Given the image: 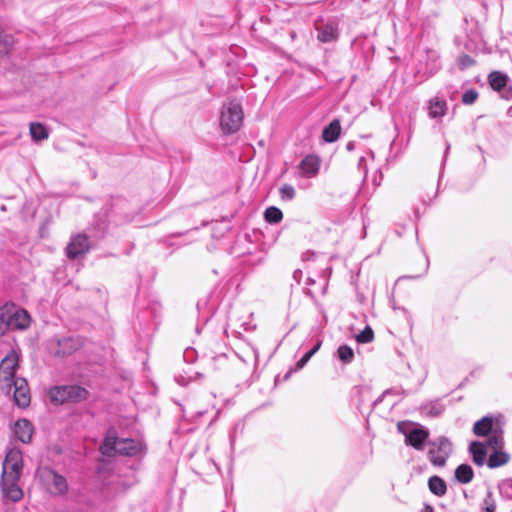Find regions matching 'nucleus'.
<instances>
[{
    "instance_id": "obj_1",
    "label": "nucleus",
    "mask_w": 512,
    "mask_h": 512,
    "mask_svg": "<svg viewBox=\"0 0 512 512\" xmlns=\"http://www.w3.org/2000/svg\"><path fill=\"white\" fill-rule=\"evenodd\" d=\"M23 468L22 453L19 449H10L3 462L1 489L4 498L19 501L23 496L18 481Z\"/></svg>"
},
{
    "instance_id": "obj_2",
    "label": "nucleus",
    "mask_w": 512,
    "mask_h": 512,
    "mask_svg": "<svg viewBox=\"0 0 512 512\" xmlns=\"http://www.w3.org/2000/svg\"><path fill=\"white\" fill-rule=\"evenodd\" d=\"M142 450L143 445L141 442L129 438L119 439L112 431L108 432L100 446L101 453L108 457H112L117 454L123 456H135Z\"/></svg>"
},
{
    "instance_id": "obj_3",
    "label": "nucleus",
    "mask_w": 512,
    "mask_h": 512,
    "mask_svg": "<svg viewBox=\"0 0 512 512\" xmlns=\"http://www.w3.org/2000/svg\"><path fill=\"white\" fill-rule=\"evenodd\" d=\"M243 110L241 104L232 100L224 103L221 108L220 127L225 134L237 132L243 123Z\"/></svg>"
},
{
    "instance_id": "obj_4",
    "label": "nucleus",
    "mask_w": 512,
    "mask_h": 512,
    "mask_svg": "<svg viewBox=\"0 0 512 512\" xmlns=\"http://www.w3.org/2000/svg\"><path fill=\"white\" fill-rule=\"evenodd\" d=\"M40 484L49 494L53 496L64 495L68 491L66 479L54 470L44 467L38 470Z\"/></svg>"
},
{
    "instance_id": "obj_5",
    "label": "nucleus",
    "mask_w": 512,
    "mask_h": 512,
    "mask_svg": "<svg viewBox=\"0 0 512 512\" xmlns=\"http://www.w3.org/2000/svg\"><path fill=\"white\" fill-rule=\"evenodd\" d=\"M87 395V390L78 385L58 386L49 390V397L56 404L82 401Z\"/></svg>"
},
{
    "instance_id": "obj_6",
    "label": "nucleus",
    "mask_w": 512,
    "mask_h": 512,
    "mask_svg": "<svg viewBox=\"0 0 512 512\" xmlns=\"http://www.w3.org/2000/svg\"><path fill=\"white\" fill-rule=\"evenodd\" d=\"M19 356L12 350L10 351L0 363V381L1 388L7 394L11 393L12 382L16 380L15 373L18 368Z\"/></svg>"
},
{
    "instance_id": "obj_7",
    "label": "nucleus",
    "mask_w": 512,
    "mask_h": 512,
    "mask_svg": "<svg viewBox=\"0 0 512 512\" xmlns=\"http://www.w3.org/2000/svg\"><path fill=\"white\" fill-rule=\"evenodd\" d=\"M9 329L25 330L30 326L31 318L29 313L12 303L2 306Z\"/></svg>"
},
{
    "instance_id": "obj_8",
    "label": "nucleus",
    "mask_w": 512,
    "mask_h": 512,
    "mask_svg": "<svg viewBox=\"0 0 512 512\" xmlns=\"http://www.w3.org/2000/svg\"><path fill=\"white\" fill-rule=\"evenodd\" d=\"M452 452L451 442L444 437L430 443L429 460L434 466L443 467Z\"/></svg>"
},
{
    "instance_id": "obj_9",
    "label": "nucleus",
    "mask_w": 512,
    "mask_h": 512,
    "mask_svg": "<svg viewBox=\"0 0 512 512\" xmlns=\"http://www.w3.org/2000/svg\"><path fill=\"white\" fill-rule=\"evenodd\" d=\"M13 398L16 405L26 408L30 404V393L27 381L23 378H17L12 382Z\"/></svg>"
},
{
    "instance_id": "obj_10",
    "label": "nucleus",
    "mask_w": 512,
    "mask_h": 512,
    "mask_svg": "<svg viewBox=\"0 0 512 512\" xmlns=\"http://www.w3.org/2000/svg\"><path fill=\"white\" fill-rule=\"evenodd\" d=\"M90 248V242L86 235L79 234L73 237L67 246V256L75 259L86 253Z\"/></svg>"
},
{
    "instance_id": "obj_11",
    "label": "nucleus",
    "mask_w": 512,
    "mask_h": 512,
    "mask_svg": "<svg viewBox=\"0 0 512 512\" xmlns=\"http://www.w3.org/2000/svg\"><path fill=\"white\" fill-rule=\"evenodd\" d=\"M82 343L78 337H63L56 342L54 352L58 356H68L77 351Z\"/></svg>"
},
{
    "instance_id": "obj_12",
    "label": "nucleus",
    "mask_w": 512,
    "mask_h": 512,
    "mask_svg": "<svg viewBox=\"0 0 512 512\" xmlns=\"http://www.w3.org/2000/svg\"><path fill=\"white\" fill-rule=\"evenodd\" d=\"M321 160L316 155H307L299 164V170L302 177H315L320 169Z\"/></svg>"
},
{
    "instance_id": "obj_13",
    "label": "nucleus",
    "mask_w": 512,
    "mask_h": 512,
    "mask_svg": "<svg viewBox=\"0 0 512 512\" xmlns=\"http://www.w3.org/2000/svg\"><path fill=\"white\" fill-rule=\"evenodd\" d=\"M405 441L416 450H423L429 437V431L425 428H413L405 434Z\"/></svg>"
},
{
    "instance_id": "obj_14",
    "label": "nucleus",
    "mask_w": 512,
    "mask_h": 512,
    "mask_svg": "<svg viewBox=\"0 0 512 512\" xmlns=\"http://www.w3.org/2000/svg\"><path fill=\"white\" fill-rule=\"evenodd\" d=\"M13 432L22 443H29L33 435V426L28 420L20 419L15 422Z\"/></svg>"
},
{
    "instance_id": "obj_15",
    "label": "nucleus",
    "mask_w": 512,
    "mask_h": 512,
    "mask_svg": "<svg viewBox=\"0 0 512 512\" xmlns=\"http://www.w3.org/2000/svg\"><path fill=\"white\" fill-rule=\"evenodd\" d=\"M317 30V38L323 43L334 41L338 37V30L334 23L323 24L322 26L317 27Z\"/></svg>"
},
{
    "instance_id": "obj_16",
    "label": "nucleus",
    "mask_w": 512,
    "mask_h": 512,
    "mask_svg": "<svg viewBox=\"0 0 512 512\" xmlns=\"http://www.w3.org/2000/svg\"><path fill=\"white\" fill-rule=\"evenodd\" d=\"M510 460V456L503 449L493 450V453L489 456L487 465L489 468H497L507 464Z\"/></svg>"
},
{
    "instance_id": "obj_17",
    "label": "nucleus",
    "mask_w": 512,
    "mask_h": 512,
    "mask_svg": "<svg viewBox=\"0 0 512 512\" xmlns=\"http://www.w3.org/2000/svg\"><path fill=\"white\" fill-rule=\"evenodd\" d=\"M340 132L341 125L339 120H333L327 127L324 128L322 132V137L324 141L332 143L339 138Z\"/></svg>"
},
{
    "instance_id": "obj_18",
    "label": "nucleus",
    "mask_w": 512,
    "mask_h": 512,
    "mask_svg": "<svg viewBox=\"0 0 512 512\" xmlns=\"http://www.w3.org/2000/svg\"><path fill=\"white\" fill-rule=\"evenodd\" d=\"M493 430L495 429L491 417H483L473 426V432L477 436H488Z\"/></svg>"
},
{
    "instance_id": "obj_19",
    "label": "nucleus",
    "mask_w": 512,
    "mask_h": 512,
    "mask_svg": "<svg viewBox=\"0 0 512 512\" xmlns=\"http://www.w3.org/2000/svg\"><path fill=\"white\" fill-rule=\"evenodd\" d=\"M469 450L472 454L474 463L478 466H482L486 458L485 445L482 442L475 441L470 444Z\"/></svg>"
},
{
    "instance_id": "obj_20",
    "label": "nucleus",
    "mask_w": 512,
    "mask_h": 512,
    "mask_svg": "<svg viewBox=\"0 0 512 512\" xmlns=\"http://www.w3.org/2000/svg\"><path fill=\"white\" fill-rule=\"evenodd\" d=\"M473 476V469L468 464H461L455 470V478L460 483L467 484L471 482Z\"/></svg>"
},
{
    "instance_id": "obj_21",
    "label": "nucleus",
    "mask_w": 512,
    "mask_h": 512,
    "mask_svg": "<svg viewBox=\"0 0 512 512\" xmlns=\"http://www.w3.org/2000/svg\"><path fill=\"white\" fill-rule=\"evenodd\" d=\"M446 102L444 100H439L438 98L431 99L429 101V116L431 118L442 117L446 113Z\"/></svg>"
},
{
    "instance_id": "obj_22",
    "label": "nucleus",
    "mask_w": 512,
    "mask_h": 512,
    "mask_svg": "<svg viewBox=\"0 0 512 512\" xmlns=\"http://www.w3.org/2000/svg\"><path fill=\"white\" fill-rule=\"evenodd\" d=\"M504 438L503 431L501 429H495L488 435L487 447L491 450L503 449Z\"/></svg>"
},
{
    "instance_id": "obj_23",
    "label": "nucleus",
    "mask_w": 512,
    "mask_h": 512,
    "mask_svg": "<svg viewBox=\"0 0 512 512\" xmlns=\"http://www.w3.org/2000/svg\"><path fill=\"white\" fill-rule=\"evenodd\" d=\"M29 130L32 139L36 142L45 140L49 137V131L42 123H31Z\"/></svg>"
},
{
    "instance_id": "obj_24",
    "label": "nucleus",
    "mask_w": 512,
    "mask_h": 512,
    "mask_svg": "<svg viewBox=\"0 0 512 512\" xmlns=\"http://www.w3.org/2000/svg\"><path fill=\"white\" fill-rule=\"evenodd\" d=\"M428 486L430 491L437 496H443L447 491L446 483L438 476L430 477Z\"/></svg>"
},
{
    "instance_id": "obj_25",
    "label": "nucleus",
    "mask_w": 512,
    "mask_h": 512,
    "mask_svg": "<svg viewBox=\"0 0 512 512\" xmlns=\"http://www.w3.org/2000/svg\"><path fill=\"white\" fill-rule=\"evenodd\" d=\"M489 84L490 86L496 90L500 91L507 84V76L499 71H494L489 75Z\"/></svg>"
},
{
    "instance_id": "obj_26",
    "label": "nucleus",
    "mask_w": 512,
    "mask_h": 512,
    "mask_svg": "<svg viewBox=\"0 0 512 512\" xmlns=\"http://www.w3.org/2000/svg\"><path fill=\"white\" fill-rule=\"evenodd\" d=\"M264 218L268 223L276 224L282 220L283 213L279 208L271 206L265 210Z\"/></svg>"
},
{
    "instance_id": "obj_27",
    "label": "nucleus",
    "mask_w": 512,
    "mask_h": 512,
    "mask_svg": "<svg viewBox=\"0 0 512 512\" xmlns=\"http://www.w3.org/2000/svg\"><path fill=\"white\" fill-rule=\"evenodd\" d=\"M338 358L345 364H349L354 359L353 349L348 345H341L337 349Z\"/></svg>"
},
{
    "instance_id": "obj_28",
    "label": "nucleus",
    "mask_w": 512,
    "mask_h": 512,
    "mask_svg": "<svg viewBox=\"0 0 512 512\" xmlns=\"http://www.w3.org/2000/svg\"><path fill=\"white\" fill-rule=\"evenodd\" d=\"M321 341H318L313 348L307 351L302 358L296 363V369H302L307 362L311 359V357L320 349Z\"/></svg>"
},
{
    "instance_id": "obj_29",
    "label": "nucleus",
    "mask_w": 512,
    "mask_h": 512,
    "mask_svg": "<svg viewBox=\"0 0 512 512\" xmlns=\"http://www.w3.org/2000/svg\"><path fill=\"white\" fill-rule=\"evenodd\" d=\"M374 333L373 330L367 326L363 331H361L357 336L356 340L359 343H369L373 340Z\"/></svg>"
},
{
    "instance_id": "obj_30",
    "label": "nucleus",
    "mask_w": 512,
    "mask_h": 512,
    "mask_svg": "<svg viewBox=\"0 0 512 512\" xmlns=\"http://www.w3.org/2000/svg\"><path fill=\"white\" fill-rule=\"evenodd\" d=\"M280 195L284 200H292L295 196V189L293 186L285 184L280 188Z\"/></svg>"
},
{
    "instance_id": "obj_31",
    "label": "nucleus",
    "mask_w": 512,
    "mask_h": 512,
    "mask_svg": "<svg viewBox=\"0 0 512 512\" xmlns=\"http://www.w3.org/2000/svg\"><path fill=\"white\" fill-rule=\"evenodd\" d=\"M477 98L478 93L475 90H467L462 96V102L464 104L470 105L473 104L477 100Z\"/></svg>"
},
{
    "instance_id": "obj_32",
    "label": "nucleus",
    "mask_w": 512,
    "mask_h": 512,
    "mask_svg": "<svg viewBox=\"0 0 512 512\" xmlns=\"http://www.w3.org/2000/svg\"><path fill=\"white\" fill-rule=\"evenodd\" d=\"M14 45V40L11 36H0V49L3 48L4 52H8Z\"/></svg>"
},
{
    "instance_id": "obj_33",
    "label": "nucleus",
    "mask_w": 512,
    "mask_h": 512,
    "mask_svg": "<svg viewBox=\"0 0 512 512\" xmlns=\"http://www.w3.org/2000/svg\"><path fill=\"white\" fill-rule=\"evenodd\" d=\"M458 64L461 69L468 68L474 64V60L469 55H461L458 59Z\"/></svg>"
},
{
    "instance_id": "obj_34",
    "label": "nucleus",
    "mask_w": 512,
    "mask_h": 512,
    "mask_svg": "<svg viewBox=\"0 0 512 512\" xmlns=\"http://www.w3.org/2000/svg\"><path fill=\"white\" fill-rule=\"evenodd\" d=\"M9 330L8 324L5 318V314L2 310V307H0V338Z\"/></svg>"
},
{
    "instance_id": "obj_35",
    "label": "nucleus",
    "mask_w": 512,
    "mask_h": 512,
    "mask_svg": "<svg viewBox=\"0 0 512 512\" xmlns=\"http://www.w3.org/2000/svg\"><path fill=\"white\" fill-rule=\"evenodd\" d=\"M485 509L487 512H493L495 510V502L491 498V494L489 493L484 500Z\"/></svg>"
},
{
    "instance_id": "obj_36",
    "label": "nucleus",
    "mask_w": 512,
    "mask_h": 512,
    "mask_svg": "<svg viewBox=\"0 0 512 512\" xmlns=\"http://www.w3.org/2000/svg\"><path fill=\"white\" fill-rule=\"evenodd\" d=\"M346 149L348 151L354 150L355 149V143L353 141L348 142L347 145H346Z\"/></svg>"
},
{
    "instance_id": "obj_37",
    "label": "nucleus",
    "mask_w": 512,
    "mask_h": 512,
    "mask_svg": "<svg viewBox=\"0 0 512 512\" xmlns=\"http://www.w3.org/2000/svg\"><path fill=\"white\" fill-rule=\"evenodd\" d=\"M504 485L512 491V479L507 480Z\"/></svg>"
},
{
    "instance_id": "obj_38",
    "label": "nucleus",
    "mask_w": 512,
    "mask_h": 512,
    "mask_svg": "<svg viewBox=\"0 0 512 512\" xmlns=\"http://www.w3.org/2000/svg\"><path fill=\"white\" fill-rule=\"evenodd\" d=\"M430 510H432V507L428 506L427 511H430Z\"/></svg>"
},
{
    "instance_id": "obj_39",
    "label": "nucleus",
    "mask_w": 512,
    "mask_h": 512,
    "mask_svg": "<svg viewBox=\"0 0 512 512\" xmlns=\"http://www.w3.org/2000/svg\"><path fill=\"white\" fill-rule=\"evenodd\" d=\"M430 510H432V507L428 506L427 511H430Z\"/></svg>"
}]
</instances>
